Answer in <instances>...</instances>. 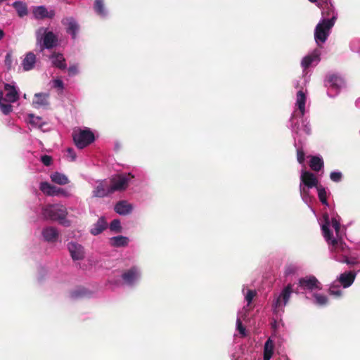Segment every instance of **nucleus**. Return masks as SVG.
Here are the masks:
<instances>
[{
    "label": "nucleus",
    "instance_id": "nucleus-1",
    "mask_svg": "<svg viewBox=\"0 0 360 360\" xmlns=\"http://www.w3.org/2000/svg\"><path fill=\"white\" fill-rule=\"evenodd\" d=\"M320 50L315 49L303 58L301 62V65L303 68V77L300 81H297L294 84L296 89H300L296 94L295 108L290 117V127L295 141L297 140L300 141L298 139L299 134H304L305 135H309L311 133L309 122L306 118H304L307 112V91H303V87L307 85L309 79V76H307L308 72L307 69L319 63L320 61Z\"/></svg>",
    "mask_w": 360,
    "mask_h": 360
},
{
    "label": "nucleus",
    "instance_id": "nucleus-2",
    "mask_svg": "<svg viewBox=\"0 0 360 360\" xmlns=\"http://www.w3.org/2000/svg\"><path fill=\"white\" fill-rule=\"evenodd\" d=\"M323 219V221L321 225V230L323 237L329 245L332 257L341 263L354 264L355 262L347 258L349 254L347 245L341 239L334 238L333 233L330 232V228L332 227L335 231L336 234H338L340 228V221L334 217L330 221L328 214H324Z\"/></svg>",
    "mask_w": 360,
    "mask_h": 360
},
{
    "label": "nucleus",
    "instance_id": "nucleus-3",
    "mask_svg": "<svg viewBox=\"0 0 360 360\" xmlns=\"http://www.w3.org/2000/svg\"><path fill=\"white\" fill-rule=\"evenodd\" d=\"M311 3H316L321 9L322 17L314 30V39L316 43L320 46L324 44L334 26L338 18L331 0H309Z\"/></svg>",
    "mask_w": 360,
    "mask_h": 360
},
{
    "label": "nucleus",
    "instance_id": "nucleus-4",
    "mask_svg": "<svg viewBox=\"0 0 360 360\" xmlns=\"http://www.w3.org/2000/svg\"><path fill=\"white\" fill-rule=\"evenodd\" d=\"M319 180L311 172L302 169L300 174V193L302 200L306 203L313 213L314 210L310 206L313 197L310 194V189L317 188Z\"/></svg>",
    "mask_w": 360,
    "mask_h": 360
},
{
    "label": "nucleus",
    "instance_id": "nucleus-5",
    "mask_svg": "<svg viewBox=\"0 0 360 360\" xmlns=\"http://www.w3.org/2000/svg\"><path fill=\"white\" fill-rule=\"evenodd\" d=\"M242 293L244 296V300L246 302V305L238 311L236 319V330L239 332L242 337L246 336V329L243 326V321H246L248 316L249 311L253 309L252 302L254 297L257 295V292L255 290L248 289L246 286L243 285Z\"/></svg>",
    "mask_w": 360,
    "mask_h": 360
},
{
    "label": "nucleus",
    "instance_id": "nucleus-6",
    "mask_svg": "<svg viewBox=\"0 0 360 360\" xmlns=\"http://www.w3.org/2000/svg\"><path fill=\"white\" fill-rule=\"evenodd\" d=\"M6 96L0 91V110L4 115H8L13 110L11 103L16 102L19 99V89L15 82L4 84Z\"/></svg>",
    "mask_w": 360,
    "mask_h": 360
},
{
    "label": "nucleus",
    "instance_id": "nucleus-7",
    "mask_svg": "<svg viewBox=\"0 0 360 360\" xmlns=\"http://www.w3.org/2000/svg\"><path fill=\"white\" fill-rule=\"evenodd\" d=\"M356 272L347 271L341 274L330 285L329 292L331 295L339 297L342 294V288H349L354 283Z\"/></svg>",
    "mask_w": 360,
    "mask_h": 360
},
{
    "label": "nucleus",
    "instance_id": "nucleus-8",
    "mask_svg": "<svg viewBox=\"0 0 360 360\" xmlns=\"http://www.w3.org/2000/svg\"><path fill=\"white\" fill-rule=\"evenodd\" d=\"M41 214L46 219L58 221L62 224L68 225L65 219L68 214L67 209L62 205H48L43 207Z\"/></svg>",
    "mask_w": 360,
    "mask_h": 360
},
{
    "label": "nucleus",
    "instance_id": "nucleus-9",
    "mask_svg": "<svg viewBox=\"0 0 360 360\" xmlns=\"http://www.w3.org/2000/svg\"><path fill=\"white\" fill-rule=\"evenodd\" d=\"M36 39L37 44L41 46V51H43L44 49H52L58 43L57 36L45 27H39L37 30Z\"/></svg>",
    "mask_w": 360,
    "mask_h": 360
},
{
    "label": "nucleus",
    "instance_id": "nucleus-10",
    "mask_svg": "<svg viewBox=\"0 0 360 360\" xmlns=\"http://www.w3.org/2000/svg\"><path fill=\"white\" fill-rule=\"evenodd\" d=\"M292 292V285L288 284L279 293L274 295L272 302V309L274 314H281L283 312V309L288 302Z\"/></svg>",
    "mask_w": 360,
    "mask_h": 360
},
{
    "label": "nucleus",
    "instance_id": "nucleus-11",
    "mask_svg": "<svg viewBox=\"0 0 360 360\" xmlns=\"http://www.w3.org/2000/svg\"><path fill=\"white\" fill-rule=\"evenodd\" d=\"M72 137L75 146L79 149L84 148L95 139L94 133L88 128L75 129L73 131Z\"/></svg>",
    "mask_w": 360,
    "mask_h": 360
},
{
    "label": "nucleus",
    "instance_id": "nucleus-12",
    "mask_svg": "<svg viewBox=\"0 0 360 360\" xmlns=\"http://www.w3.org/2000/svg\"><path fill=\"white\" fill-rule=\"evenodd\" d=\"M325 85L328 89L327 94L329 97L337 96L342 88L345 86V81L340 76L331 74L327 76Z\"/></svg>",
    "mask_w": 360,
    "mask_h": 360
},
{
    "label": "nucleus",
    "instance_id": "nucleus-13",
    "mask_svg": "<svg viewBox=\"0 0 360 360\" xmlns=\"http://www.w3.org/2000/svg\"><path fill=\"white\" fill-rule=\"evenodd\" d=\"M141 268L138 266H133L122 274L121 279L124 285L134 287L141 281Z\"/></svg>",
    "mask_w": 360,
    "mask_h": 360
},
{
    "label": "nucleus",
    "instance_id": "nucleus-14",
    "mask_svg": "<svg viewBox=\"0 0 360 360\" xmlns=\"http://www.w3.org/2000/svg\"><path fill=\"white\" fill-rule=\"evenodd\" d=\"M134 175L131 172H119L114 174V191H124L127 189Z\"/></svg>",
    "mask_w": 360,
    "mask_h": 360
},
{
    "label": "nucleus",
    "instance_id": "nucleus-15",
    "mask_svg": "<svg viewBox=\"0 0 360 360\" xmlns=\"http://www.w3.org/2000/svg\"><path fill=\"white\" fill-rule=\"evenodd\" d=\"M299 285L304 290L313 292L321 289V284L314 276H307L299 280Z\"/></svg>",
    "mask_w": 360,
    "mask_h": 360
},
{
    "label": "nucleus",
    "instance_id": "nucleus-16",
    "mask_svg": "<svg viewBox=\"0 0 360 360\" xmlns=\"http://www.w3.org/2000/svg\"><path fill=\"white\" fill-rule=\"evenodd\" d=\"M49 94L37 93L34 95L32 105L37 109H46L49 106Z\"/></svg>",
    "mask_w": 360,
    "mask_h": 360
},
{
    "label": "nucleus",
    "instance_id": "nucleus-17",
    "mask_svg": "<svg viewBox=\"0 0 360 360\" xmlns=\"http://www.w3.org/2000/svg\"><path fill=\"white\" fill-rule=\"evenodd\" d=\"M134 206L127 200H120L114 205V211L120 215L127 216L133 211Z\"/></svg>",
    "mask_w": 360,
    "mask_h": 360
},
{
    "label": "nucleus",
    "instance_id": "nucleus-18",
    "mask_svg": "<svg viewBox=\"0 0 360 360\" xmlns=\"http://www.w3.org/2000/svg\"><path fill=\"white\" fill-rule=\"evenodd\" d=\"M68 248L73 260H80L84 257V251L83 247L76 243H70Z\"/></svg>",
    "mask_w": 360,
    "mask_h": 360
},
{
    "label": "nucleus",
    "instance_id": "nucleus-19",
    "mask_svg": "<svg viewBox=\"0 0 360 360\" xmlns=\"http://www.w3.org/2000/svg\"><path fill=\"white\" fill-rule=\"evenodd\" d=\"M63 24L66 26V31L72 36V39H75L77 33L79 30V25L72 18H67L63 20Z\"/></svg>",
    "mask_w": 360,
    "mask_h": 360
},
{
    "label": "nucleus",
    "instance_id": "nucleus-20",
    "mask_svg": "<svg viewBox=\"0 0 360 360\" xmlns=\"http://www.w3.org/2000/svg\"><path fill=\"white\" fill-rule=\"evenodd\" d=\"M33 15L37 19L45 18H52L55 15V12L53 10L49 11L44 6H39L33 9Z\"/></svg>",
    "mask_w": 360,
    "mask_h": 360
},
{
    "label": "nucleus",
    "instance_id": "nucleus-21",
    "mask_svg": "<svg viewBox=\"0 0 360 360\" xmlns=\"http://www.w3.org/2000/svg\"><path fill=\"white\" fill-rule=\"evenodd\" d=\"M50 60L53 66L65 70L66 68L65 60L62 53H54L50 56Z\"/></svg>",
    "mask_w": 360,
    "mask_h": 360
},
{
    "label": "nucleus",
    "instance_id": "nucleus-22",
    "mask_svg": "<svg viewBox=\"0 0 360 360\" xmlns=\"http://www.w3.org/2000/svg\"><path fill=\"white\" fill-rule=\"evenodd\" d=\"M26 122L30 124L32 127L39 128L41 129L46 122H44L42 117L36 116L34 114H29Z\"/></svg>",
    "mask_w": 360,
    "mask_h": 360
},
{
    "label": "nucleus",
    "instance_id": "nucleus-23",
    "mask_svg": "<svg viewBox=\"0 0 360 360\" xmlns=\"http://www.w3.org/2000/svg\"><path fill=\"white\" fill-rule=\"evenodd\" d=\"M36 63V56L32 53L29 52L26 54L25 58L22 62V65L25 71H29L34 68Z\"/></svg>",
    "mask_w": 360,
    "mask_h": 360
},
{
    "label": "nucleus",
    "instance_id": "nucleus-24",
    "mask_svg": "<svg viewBox=\"0 0 360 360\" xmlns=\"http://www.w3.org/2000/svg\"><path fill=\"white\" fill-rule=\"evenodd\" d=\"M274 353V343L271 338H269L264 343L263 359L270 360Z\"/></svg>",
    "mask_w": 360,
    "mask_h": 360
},
{
    "label": "nucleus",
    "instance_id": "nucleus-25",
    "mask_svg": "<svg viewBox=\"0 0 360 360\" xmlns=\"http://www.w3.org/2000/svg\"><path fill=\"white\" fill-rule=\"evenodd\" d=\"M108 226V224L105 221V217H101L98 219V221L94 225V226L91 229V233L94 236H96L100 234L103 230H105Z\"/></svg>",
    "mask_w": 360,
    "mask_h": 360
},
{
    "label": "nucleus",
    "instance_id": "nucleus-26",
    "mask_svg": "<svg viewBox=\"0 0 360 360\" xmlns=\"http://www.w3.org/2000/svg\"><path fill=\"white\" fill-rule=\"evenodd\" d=\"M42 235L45 240L48 242H54L58 238V231L55 228L47 227L44 229Z\"/></svg>",
    "mask_w": 360,
    "mask_h": 360
},
{
    "label": "nucleus",
    "instance_id": "nucleus-27",
    "mask_svg": "<svg viewBox=\"0 0 360 360\" xmlns=\"http://www.w3.org/2000/svg\"><path fill=\"white\" fill-rule=\"evenodd\" d=\"M40 190L49 196H57L58 187L51 185L48 182H41L39 186Z\"/></svg>",
    "mask_w": 360,
    "mask_h": 360
},
{
    "label": "nucleus",
    "instance_id": "nucleus-28",
    "mask_svg": "<svg viewBox=\"0 0 360 360\" xmlns=\"http://www.w3.org/2000/svg\"><path fill=\"white\" fill-rule=\"evenodd\" d=\"M50 178L53 182L59 185H65L69 183L68 176L58 172L51 174Z\"/></svg>",
    "mask_w": 360,
    "mask_h": 360
},
{
    "label": "nucleus",
    "instance_id": "nucleus-29",
    "mask_svg": "<svg viewBox=\"0 0 360 360\" xmlns=\"http://www.w3.org/2000/svg\"><path fill=\"white\" fill-rule=\"evenodd\" d=\"M105 181H100L93 191V196L103 198L107 194V186Z\"/></svg>",
    "mask_w": 360,
    "mask_h": 360
},
{
    "label": "nucleus",
    "instance_id": "nucleus-30",
    "mask_svg": "<svg viewBox=\"0 0 360 360\" xmlns=\"http://www.w3.org/2000/svg\"><path fill=\"white\" fill-rule=\"evenodd\" d=\"M309 166L314 171L319 172L323 167V160L319 156H312L310 160Z\"/></svg>",
    "mask_w": 360,
    "mask_h": 360
},
{
    "label": "nucleus",
    "instance_id": "nucleus-31",
    "mask_svg": "<svg viewBox=\"0 0 360 360\" xmlns=\"http://www.w3.org/2000/svg\"><path fill=\"white\" fill-rule=\"evenodd\" d=\"M129 238L123 236H114V247H127L129 243Z\"/></svg>",
    "mask_w": 360,
    "mask_h": 360
},
{
    "label": "nucleus",
    "instance_id": "nucleus-32",
    "mask_svg": "<svg viewBox=\"0 0 360 360\" xmlns=\"http://www.w3.org/2000/svg\"><path fill=\"white\" fill-rule=\"evenodd\" d=\"M13 6L16 10L20 17H23L27 14V9L25 4L22 1H15Z\"/></svg>",
    "mask_w": 360,
    "mask_h": 360
},
{
    "label": "nucleus",
    "instance_id": "nucleus-33",
    "mask_svg": "<svg viewBox=\"0 0 360 360\" xmlns=\"http://www.w3.org/2000/svg\"><path fill=\"white\" fill-rule=\"evenodd\" d=\"M314 302L319 306H324L328 303V297L326 295L321 293H313Z\"/></svg>",
    "mask_w": 360,
    "mask_h": 360
},
{
    "label": "nucleus",
    "instance_id": "nucleus-34",
    "mask_svg": "<svg viewBox=\"0 0 360 360\" xmlns=\"http://www.w3.org/2000/svg\"><path fill=\"white\" fill-rule=\"evenodd\" d=\"M94 9L101 17L105 16L106 11L105 9L103 0H95Z\"/></svg>",
    "mask_w": 360,
    "mask_h": 360
},
{
    "label": "nucleus",
    "instance_id": "nucleus-35",
    "mask_svg": "<svg viewBox=\"0 0 360 360\" xmlns=\"http://www.w3.org/2000/svg\"><path fill=\"white\" fill-rule=\"evenodd\" d=\"M316 189L320 201L323 205L328 206V203L327 202V193L326 189L321 186H318Z\"/></svg>",
    "mask_w": 360,
    "mask_h": 360
},
{
    "label": "nucleus",
    "instance_id": "nucleus-36",
    "mask_svg": "<svg viewBox=\"0 0 360 360\" xmlns=\"http://www.w3.org/2000/svg\"><path fill=\"white\" fill-rule=\"evenodd\" d=\"M52 83V87L54 89H56L60 91H63L64 89V84L63 82L59 79H54L51 81Z\"/></svg>",
    "mask_w": 360,
    "mask_h": 360
},
{
    "label": "nucleus",
    "instance_id": "nucleus-37",
    "mask_svg": "<svg viewBox=\"0 0 360 360\" xmlns=\"http://www.w3.org/2000/svg\"><path fill=\"white\" fill-rule=\"evenodd\" d=\"M342 174L339 171H333L330 174V179L334 182H340L342 180Z\"/></svg>",
    "mask_w": 360,
    "mask_h": 360
},
{
    "label": "nucleus",
    "instance_id": "nucleus-38",
    "mask_svg": "<svg viewBox=\"0 0 360 360\" xmlns=\"http://www.w3.org/2000/svg\"><path fill=\"white\" fill-rule=\"evenodd\" d=\"M297 271V267L293 264L288 265L285 269V275L286 276L295 274Z\"/></svg>",
    "mask_w": 360,
    "mask_h": 360
},
{
    "label": "nucleus",
    "instance_id": "nucleus-39",
    "mask_svg": "<svg viewBox=\"0 0 360 360\" xmlns=\"http://www.w3.org/2000/svg\"><path fill=\"white\" fill-rule=\"evenodd\" d=\"M58 195L69 198V197L72 196V194L69 191L58 187L57 196H58Z\"/></svg>",
    "mask_w": 360,
    "mask_h": 360
},
{
    "label": "nucleus",
    "instance_id": "nucleus-40",
    "mask_svg": "<svg viewBox=\"0 0 360 360\" xmlns=\"http://www.w3.org/2000/svg\"><path fill=\"white\" fill-rule=\"evenodd\" d=\"M13 63V56L11 53H7L5 57V65L8 68H11Z\"/></svg>",
    "mask_w": 360,
    "mask_h": 360
},
{
    "label": "nucleus",
    "instance_id": "nucleus-41",
    "mask_svg": "<svg viewBox=\"0 0 360 360\" xmlns=\"http://www.w3.org/2000/svg\"><path fill=\"white\" fill-rule=\"evenodd\" d=\"M297 156L298 162L302 164L304 161V153L301 148L297 149Z\"/></svg>",
    "mask_w": 360,
    "mask_h": 360
},
{
    "label": "nucleus",
    "instance_id": "nucleus-42",
    "mask_svg": "<svg viewBox=\"0 0 360 360\" xmlns=\"http://www.w3.org/2000/svg\"><path fill=\"white\" fill-rule=\"evenodd\" d=\"M122 227L121 223L118 219H114V234L116 233L122 232Z\"/></svg>",
    "mask_w": 360,
    "mask_h": 360
},
{
    "label": "nucleus",
    "instance_id": "nucleus-43",
    "mask_svg": "<svg viewBox=\"0 0 360 360\" xmlns=\"http://www.w3.org/2000/svg\"><path fill=\"white\" fill-rule=\"evenodd\" d=\"M67 157L71 161H75L76 160V154L72 148H68L67 150Z\"/></svg>",
    "mask_w": 360,
    "mask_h": 360
},
{
    "label": "nucleus",
    "instance_id": "nucleus-44",
    "mask_svg": "<svg viewBox=\"0 0 360 360\" xmlns=\"http://www.w3.org/2000/svg\"><path fill=\"white\" fill-rule=\"evenodd\" d=\"M41 160L44 165L49 166L51 165L52 159L50 156L45 155L41 156Z\"/></svg>",
    "mask_w": 360,
    "mask_h": 360
},
{
    "label": "nucleus",
    "instance_id": "nucleus-45",
    "mask_svg": "<svg viewBox=\"0 0 360 360\" xmlns=\"http://www.w3.org/2000/svg\"><path fill=\"white\" fill-rule=\"evenodd\" d=\"M78 73V69L77 66L72 65L70 66L68 68V75L70 77H72Z\"/></svg>",
    "mask_w": 360,
    "mask_h": 360
},
{
    "label": "nucleus",
    "instance_id": "nucleus-46",
    "mask_svg": "<svg viewBox=\"0 0 360 360\" xmlns=\"http://www.w3.org/2000/svg\"><path fill=\"white\" fill-rule=\"evenodd\" d=\"M354 41H352L351 44H350V48L351 49L354 51V52H359V49L358 48H355L354 46Z\"/></svg>",
    "mask_w": 360,
    "mask_h": 360
},
{
    "label": "nucleus",
    "instance_id": "nucleus-47",
    "mask_svg": "<svg viewBox=\"0 0 360 360\" xmlns=\"http://www.w3.org/2000/svg\"><path fill=\"white\" fill-rule=\"evenodd\" d=\"M4 36V32L2 30H0V41L2 39V38Z\"/></svg>",
    "mask_w": 360,
    "mask_h": 360
},
{
    "label": "nucleus",
    "instance_id": "nucleus-48",
    "mask_svg": "<svg viewBox=\"0 0 360 360\" xmlns=\"http://www.w3.org/2000/svg\"><path fill=\"white\" fill-rule=\"evenodd\" d=\"M280 360H290V359L288 357H286V356H283V357L281 358Z\"/></svg>",
    "mask_w": 360,
    "mask_h": 360
},
{
    "label": "nucleus",
    "instance_id": "nucleus-49",
    "mask_svg": "<svg viewBox=\"0 0 360 360\" xmlns=\"http://www.w3.org/2000/svg\"><path fill=\"white\" fill-rule=\"evenodd\" d=\"M109 228L112 229V223L109 224Z\"/></svg>",
    "mask_w": 360,
    "mask_h": 360
},
{
    "label": "nucleus",
    "instance_id": "nucleus-50",
    "mask_svg": "<svg viewBox=\"0 0 360 360\" xmlns=\"http://www.w3.org/2000/svg\"><path fill=\"white\" fill-rule=\"evenodd\" d=\"M115 148H119L118 144H115V145L114 144V149H115Z\"/></svg>",
    "mask_w": 360,
    "mask_h": 360
},
{
    "label": "nucleus",
    "instance_id": "nucleus-51",
    "mask_svg": "<svg viewBox=\"0 0 360 360\" xmlns=\"http://www.w3.org/2000/svg\"><path fill=\"white\" fill-rule=\"evenodd\" d=\"M23 97H24L25 98H27L26 94H24Z\"/></svg>",
    "mask_w": 360,
    "mask_h": 360
},
{
    "label": "nucleus",
    "instance_id": "nucleus-52",
    "mask_svg": "<svg viewBox=\"0 0 360 360\" xmlns=\"http://www.w3.org/2000/svg\"><path fill=\"white\" fill-rule=\"evenodd\" d=\"M73 296L77 297V295H76V293H74Z\"/></svg>",
    "mask_w": 360,
    "mask_h": 360
}]
</instances>
